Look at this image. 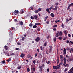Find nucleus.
<instances>
[{
  "label": "nucleus",
  "mask_w": 73,
  "mask_h": 73,
  "mask_svg": "<svg viewBox=\"0 0 73 73\" xmlns=\"http://www.w3.org/2000/svg\"><path fill=\"white\" fill-rule=\"evenodd\" d=\"M64 50L63 51V52H64V54H66V49H65V48H64Z\"/></svg>",
  "instance_id": "nucleus-7"
},
{
  "label": "nucleus",
  "mask_w": 73,
  "mask_h": 73,
  "mask_svg": "<svg viewBox=\"0 0 73 73\" xmlns=\"http://www.w3.org/2000/svg\"><path fill=\"white\" fill-rule=\"evenodd\" d=\"M53 27H54V28H56L57 27V25H55L54 26H53Z\"/></svg>",
  "instance_id": "nucleus-35"
},
{
  "label": "nucleus",
  "mask_w": 73,
  "mask_h": 73,
  "mask_svg": "<svg viewBox=\"0 0 73 73\" xmlns=\"http://www.w3.org/2000/svg\"><path fill=\"white\" fill-rule=\"evenodd\" d=\"M25 54H24L23 53H21V57H22V58H23L24 56H25Z\"/></svg>",
  "instance_id": "nucleus-6"
},
{
  "label": "nucleus",
  "mask_w": 73,
  "mask_h": 73,
  "mask_svg": "<svg viewBox=\"0 0 73 73\" xmlns=\"http://www.w3.org/2000/svg\"><path fill=\"white\" fill-rule=\"evenodd\" d=\"M11 29L12 30H14V31H15V28L14 27H12L11 28Z\"/></svg>",
  "instance_id": "nucleus-48"
},
{
  "label": "nucleus",
  "mask_w": 73,
  "mask_h": 73,
  "mask_svg": "<svg viewBox=\"0 0 73 73\" xmlns=\"http://www.w3.org/2000/svg\"><path fill=\"white\" fill-rule=\"evenodd\" d=\"M17 45H21V43H20L19 42H18L17 43Z\"/></svg>",
  "instance_id": "nucleus-55"
},
{
  "label": "nucleus",
  "mask_w": 73,
  "mask_h": 73,
  "mask_svg": "<svg viewBox=\"0 0 73 73\" xmlns=\"http://www.w3.org/2000/svg\"><path fill=\"white\" fill-rule=\"evenodd\" d=\"M61 27L62 28H64V24L63 23L62 24Z\"/></svg>",
  "instance_id": "nucleus-40"
},
{
  "label": "nucleus",
  "mask_w": 73,
  "mask_h": 73,
  "mask_svg": "<svg viewBox=\"0 0 73 73\" xmlns=\"http://www.w3.org/2000/svg\"><path fill=\"white\" fill-rule=\"evenodd\" d=\"M5 55L6 56H9V53H8L6 52V53Z\"/></svg>",
  "instance_id": "nucleus-25"
},
{
  "label": "nucleus",
  "mask_w": 73,
  "mask_h": 73,
  "mask_svg": "<svg viewBox=\"0 0 73 73\" xmlns=\"http://www.w3.org/2000/svg\"><path fill=\"white\" fill-rule=\"evenodd\" d=\"M34 12L36 14L38 13L39 12V11H38L37 10H36Z\"/></svg>",
  "instance_id": "nucleus-11"
},
{
  "label": "nucleus",
  "mask_w": 73,
  "mask_h": 73,
  "mask_svg": "<svg viewBox=\"0 0 73 73\" xmlns=\"http://www.w3.org/2000/svg\"><path fill=\"white\" fill-rule=\"evenodd\" d=\"M71 43V44H73V42H72V41H70L69 42V44H70Z\"/></svg>",
  "instance_id": "nucleus-42"
},
{
  "label": "nucleus",
  "mask_w": 73,
  "mask_h": 73,
  "mask_svg": "<svg viewBox=\"0 0 73 73\" xmlns=\"http://www.w3.org/2000/svg\"><path fill=\"white\" fill-rule=\"evenodd\" d=\"M57 64L58 65V63H59V62H60V59H59V58H58L57 59Z\"/></svg>",
  "instance_id": "nucleus-8"
},
{
  "label": "nucleus",
  "mask_w": 73,
  "mask_h": 73,
  "mask_svg": "<svg viewBox=\"0 0 73 73\" xmlns=\"http://www.w3.org/2000/svg\"><path fill=\"white\" fill-rule=\"evenodd\" d=\"M46 23H47V24H49V21H47L46 22Z\"/></svg>",
  "instance_id": "nucleus-44"
},
{
  "label": "nucleus",
  "mask_w": 73,
  "mask_h": 73,
  "mask_svg": "<svg viewBox=\"0 0 73 73\" xmlns=\"http://www.w3.org/2000/svg\"><path fill=\"white\" fill-rule=\"evenodd\" d=\"M36 60H37L36 61L37 63H38V64H39V62H39V60H38V59H36Z\"/></svg>",
  "instance_id": "nucleus-37"
},
{
  "label": "nucleus",
  "mask_w": 73,
  "mask_h": 73,
  "mask_svg": "<svg viewBox=\"0 0 73 73\" xmlns=\"http://www.w3.org/2000/svg\"><path fill=\"white\" fill-rule=\"evenodd\" d=\"M62 64H63V62L62 61L59 64L60 66H61V65H62Z\"/></svg>",
  "instance_id": "nucleus-20"
},
{
  "label": "nucleus",
  "mask_w": 73,
  "mask_h": 73,
  "mask_svg": "<svg viewBox=\"0 0 73 73\" xmlns=\"http://www.w3.org/2000/svg\"><path fill=\"white\" fill-rule=\"evenodd\" d=\"M58 36H59V35H58V33H56V35H55L56 37H57Z\"/></svg>",
  "instance_id": "nucleus-18"
},
{
  "label": "nucleus",
  "mask_w": 73,
  "mask_h": 73,
  "mask_svg": "<svg viewBox=\"0 0 73 73\" xmlns=\"http://www.w3.org/2000/svg\"><path fill=\"white\" fill-rule=\"evenodd\" d=\"M41 8H39L38 9V11H41Z\"/></svg>",
  "instance_id": "nucleus-60"
},
{
  "label": "nucleus",
  "mask_w": 73,
  "mask_h": 73,
  "mask_svg": "<svg viewBox=\"0 0 73 73\" xmlns=\"http://www.w3.org/2000/svg\"><path fill=\"white\" fill-rule=\"evenodd\" d=\"M65 65H66V61H64L63 65L64 66H65Z\"/></svg>",
  "instance_id": "nucleus-33"
},
{
  "label": "nucleus",
  "mask_w": 73,
  "mask_h": 73,
  "mask_svg": "<svg viewBox=\"0 0 73 73\" xmlns=\"http://www.w3.org/2000/svg\"><path fill=\"white\" fill-rule=\"evenodd\" d=\"M70 8V7L69 5L67 9V11H68V10H69Z\"/></svg>",
  "instance_id": "nucleus-19"
},
{
  "label": "nucleus",
  "mask_w": 73,
  "mask_h": 73,
  "mask_svg": "<svg viewBox=\"0 0 73 73\" xmlns=\"http://www.w3.org/2000/svg\"><path fill=\"white\" fill-rule=\"evenodd\" d=\"M29 71H30V69H29V68H27V72H29Z\"/></svg>",
  "instance_id": "nucleus-54"
},
{
  "label": "nucleus",
  "mask_w": 73,
  "mask_h": 73,
  "mask_svg": "<svg viewBox=\"0 0 73 73\" xmlns=\"http://www.w3.org/2000/svg\"><path fill=\"white\" fill-rule=\"evenodd\" d=\"M50 16H51V17H54V14L53 13H52L50 14Z\"/></svg>",
  "instance_id": "nucleus-13"
},
{
  "label": "nucleus",
  "mask_w": 73,
  "mask_h": 73,
  "mask_svg": "<svg viewBox=\"0 0 73 73\" xmlns=\"http://www.w3.org/2000/svg\"><path fill=\"white\" fill-rule=\"evenodd\" d=\"M1 62L2 64H5V60L2 61Z\"/></svg>",
  "instance_id": "nucleus-30"
},
{
  "label": "nucleus",
  "mask_w": 73,
  "mask_h": 73,
  "mask_svg": "<svg viewBox=\"0 0 73 73\" xmlns=\"http://www.w3.org/2000/svg\"><path fill=\"white\" fill-rule=\"evenodd\" d=\"M14 12L17 14L19 13V11L16 10L14 11Z\"/></svg>",
  "instance_id": "nucleus-12"
},
{
  "label": "nucleus",
  "mask_w": 73,
  "mask_h": 73,
  "mask_svg": "<svg viewBox=\"0 0 73 73\" xmlns=\"http://www.w3.org/2000/svg\"><path fill=\"white\" fill-rule=\"evenodd\" d=\"M46 11H47V12H48L49 11V9H46Z\"/></svg>",
  "instance_id": "nucleus-58"
},
{
  "label": "nucleus",
  "mask_w": 73,
  "mask_h": 73,
  "mask_svg": "<svg viewBox=\"0 0 73 73\" xmlns=\"http://www.w3.org/2000/svg\"><path fill=\"white\" fill-rule=\"evenodd\" d=\"M53 31H56V28H55L53 29Z\"/></svg>",
  "instance_id": "nucleus-64"
},
{
  "label": "nucleus",
  "mask_w": 73,
  "mask_h": 73,
  "mask_svg": "<svg viewBox=\"0 0 73 73\" xmlns=\"http://www.w3.org/2000/svg\"><path fill=\"white\" fill-rule=\"evenodd\" d=\"M34 17L35 19V20H36V19H37L38 18L37 16V15H35L34 16Z\"/></svg>",
  "instance_id": "nucleus-14"
},
{
  "label": "nucleus",
  "mask_w": 73,
  "mask_h": 73,
  "mask_svg": "<svg viewBox=\"0 0 73 73\" xmlns=\"http://www.w3.org/2000/svg\"><path fill=\"white\" fill-rule=\"evenodd\" d=\"M21 66H18L17 67V69L20 70L21 69Z\"/></svg>",
  "instance_id": "nucleus-23"
},
{
  "label": "nucleus",
  "mask_w": 73,
  "mask_h": 73,
  "mask_svg": "<svg viewBox=\"0 0 73 73\" xmlns=\"http://www.w3.org/2000/svg\"><path fill=\"white\" fill-rule=\"evenodd\" d=\"M69 19H66V23H68L69 22Z\"/></svg>",
  "instance_id": "nucleus-61"
},
{
  "label": "nucleus",
  "mask_w": 73,
  "mask_h": 73,
  "mask_svg": "<svg viewBox=\"0 0 73 73\" xmlns=\"http://www.w3.org/2000/svg\"><path fill=\"white\" fill-rule=\"evenodd\" d=\"M58 39L59 40H62V37H59L58 38Z\"/></svg>",
  "instance_id": "nucleus-24"
},
{
  "label": "nucleus",
  "mask_w": 73,
  "mask_h": 73,
  "mask_svg": "<svg viewBox=\"0 0 73 73\" xmlns=\"http://www.w3.org/2000/svg\"><path fill=\"white\" fill-rule=\"evenodd\" d=\"M70 50H71V51L72 52V53L73 52V49L72 48H71Z\"/></svg>",
  "instance_id": "nucleus-56"
},
{
  "label": "nucleus",
  "mask_w": 73,
  "mask_h": 73,
  "mask_svg": "<svg viewBox=\"0 0 73 73\" xmlns=\"http://www.w3.org/2000/svg\"><path fill=\"white\" fill-rule=\"evenodd\" d=\"M44 66H45V65H44V64H42L41 66L39 65V68H43V67H44Z\"/></svg>",
  "instance_id": "nucleus-4"
},
{
  "label": "nucleus",
  "mask_w": 73,
  "mask_h": 73,
  "mask_svg": "<svg viewBox=\"0 0 73 73\" xmlns=\"http://www.w3.org/2000/svg\"><path fill=\"white\" fill-rule=\"evenodd\" d=\"M56 38H54V42H55V41H56Z\"/></svg>",
  "instance_id": "nucleus-43"
},
{
  "label": "nucleus",
  "mask_w": 73,
  "mask_h": 73,
  "mask_svg": "<svg viewBox=\"0 0 73 73\" xmlns=\"http://www.w3.org/2000/svg\"><path fill=\"white\" fill-rule=\"evenodd\" d=\"M29 26H30V27H32V26H33V24H32V23H31L29 24Z\"/></svg>",
  "instance_id": "nucleus-31"
},
{
  "label": "nucleus",
  "mask_w": 73,
  "mask_h": 73,
  "mask_svg": "<svg viewBox=\"0 0 73 73\" xmlns=\"http://www.w3.org/2000/svg\"><path fill=\"white\" fill-rule=\"evenodd\" d=\"M37 31H38V32H40V28L38 29Z\"/></svg>",
  "instance_id": "nucleus-59"
},
{
  "label": "nucleus",
  "mask_w": 73,
  "mask_h": 73,
  "mask_svg": "<svg viewBox=\"0 0 73 73\" xmlns=\"http://www.w3.org/2000/svg\"><path fill=\"white\" fill-rule=\"evenodd\" d=\"M25 39V37H22V41H24V40Z\"/></svg>",
  "instance_id": "nucleus-39"
},
{
  "label": "nucleus",
  "mask_w": 73,
  "mask_h": 73,
  "mask_svg": "<svg viewBox=\"0 0 73 73\" xmlns=\"http://www.w3.org/2000/svg\"><path fill=\"white\" fill-rule=\"evenodd\" d=\"M46 63L47 64H50V61H46Z\"/></svg>",
  "instance_id": "nucleus-36"
},
{
  "label": "nucleus",
  "mask_w": 73,
  "mask_h": 73,
  "mask_svg": "<svg viewBox=\"0 0 73 73\" xmlns=\"http://www.w3.org/2000/svg\"><path fill=\"white\" fill-rule=\"evenodd\" d=\"M11 61V58H9V59L7 60V61L8 62H9V61Z\"/></svg>",
  "instance_id": "nucleus-21"
},
{
  "label": "nucleus",
  "mask_w": 73,
  "mask_h": 73,
  "mask_svg": "<svg viewBox=\"0 0 73 73\" xmlns=\"http://www.w3.org/2000/svg\"><path fill=\"white\" fill-rule=\"evenodd\" d=\"M5 50H8V46H5Z\"/></svg>",
  "instance_id": "nucleus-17"
},
{
  "label": "nucleus",
  "mask_w": 73,
  "mask_h": 73,
  "mask_svg": "<svg viewBox=\"0 0 73 73\" xmlns=\"http://www.w3.org/2000/svg\"><path fill=\"white\" fill-rule=\"evenodd\" d=\"M15 54H16V53L14 52V53H13L11 54V56H13V55H15Z\"/></svg>",
  "instance_id": "nucleus-27"
},
{
  "label": "nucleus",
  "mask_w": 73,
  "mask_h": 73,
  "mask_svg": "<svg viewBox=\"0 0 73 73\" xmlns=\"http://www.w3.org/2000/svg\"><path fill=\"white\" fill-rule=\"evenodd\" d=\"M64 34L65 35V36H66V35H67V33H66V31H64Z\"/></svg>",
  "instance_id": "nucleus-22"
},
{
  "label": "nucleus",
  "mask_w": 73,
  "mask_h": 73,
  "mask_svg": "<svg viewBox=\"0 0 73 73\" xmlns=\"http://www.w3.org/2000/svg\"><path fill=\"white\" fill-rule=\"evenodd\" d=\"M66 58V60L67 62H69V61H70V62H71V61H73V57H72L71 58H70V56H68V57ZM68 59L69 61V60H68Z\"/></svg>",
  "instance_id": "nucleus-1"
},
{
  "label": "nucleus",
  "mask_w": 73,
  "mask_h": 73,
  "mask_svg": "<svg viewBox=\"0 0 73 73\" xmlns=\"http://www.w3.org/2000/svg\"><path fill=\"white\" fill-rule=\"evenodd\" d=\"M52 9H53L54 10V11L55 10H57V9L55 8H52Z\"/></svg>",
  "instance_id": "nucleus-51"
},
{
  "label": "nucleus",
  "mask_w": 73,
  "mask_h": 73,
  "mask_svg": "<svg viewBox=\"0 0 73 73\" xmlns=\"http://www.w3.org/2000/svg\"><path fill=\"white\" fill-rule=\"evenodd\" d=\"M52 49H50L49 50V53H50L51 52H52Z\"/></svg>",
  "instance_id": "nucleus-28"
},
{
  "label": "nucleus",
  "mask_w": 73,
  "mask_h": 73,
  "mask_svg": "<svg viewBox=\"0 0 73 73\" xmlns=\"http://www.w3.org/2000/svg\"><path fill=\"white\" fill-rule=\"evenodd\" d=\"M31 18L32 19V20H34L35 19V18H34L33 16H31Z\"/></svg>",
  "instance_id": "nucleus-29"
},
{
  "label": "nucleus",
  "mask_w": 73,
  "mask_h": 73,
  "mask_svg": "<svg viewBox=\"0 0 73 73\" xmlns=\"http://www.w3.org/2000/svg\"><path fill=\"white\" fill-rule=\"evenodd\" d=\"M56 68H57V69H59V68L60 67V66L59 64L57 66H56Z\"/></svg>",
  "instance_id": "nucleus-16"
},
{
  "label": "nucleus",
  "mask_w": 73,
  "mask_h": 73,
  "mask_svg": "<svg viewBox=\"0 0 73 73\" xmlns=\"http://www.w3.org/2000/svg\"><path fill=\"white\" fill-rule=\"evenodd\" d=\"M47 43V42H45L44 44V46H46V44Z\"/></svg>",
  "instance_id": "nucleus-41"
},
{
  "label": "nucleus",
  "mask_w": 73,
  "mask_h": 73,
  "mask_svg": "<svg viewBox=\"0 0 73 73\" xmlns=\"http://www.w3.org/2000/svg\"><path fill=\"white\" fill-rule=\"evenodd\" d=\"M66 49L67 50H70V48H69V47H67V48H66Z\"/></svg>",
  "instance_id": "nucleus-53"
},
{
  "label": "nucleus",
  "mask_w": 73,
  "mask_h": 73,
  "mask_svg": "<svg viewBox=\"0 0 73 73\" xmlns=\"http://www.w3.org/2000/svg\"><path fill=\"white\" fill-rule=\"evenodd\" d=\"M69 5L70 7L71 6H72V5H73V3H72L70 4Z\"/></svg>",
  "instance_id": "nucleus-46"
},
{
  "label": "nucleus",
  "mask_w": 73,
  "mask_h": 73,
  "mask_svg": "<svg viewBox=\"0 0 73 73\" xmlns=\"http://www.w3.org/2000/svg\"><path fill=\"white\" fill-rule=\"evenodd\" d=\"M64 61H66V57L64 56Z\"/></svg>",
  "instance_id": "nucleus-63"
},
{
  "label": "nucleus",
  "mask_w": 73,
  "mask_h": 73,
  "mask_svg": "<svg viewBox=\"0 0 73 73\" xmlns=\"http://www.w3.org/2000/svg\"><path fill=\"white\" fill-rule=\"evenodd\" d=\"M37 27V26L36 25H35L33 26V28H36V27Z\"/></svg>",
  "instance_id": "nucleus-26"
},
{
  "label": "nucleus",
  "mask_w": 73,
  "mask_h": 73,
  "mask_svg": "<svg viewBox=\"0 0 73 73\" xmlns=\"http://www.w3.org/2000/svg\"><path fill=\"white\" fill-rule=\"evenodd\" d=\"M35 24L36 25H41V24L39 23H36Z\"/></svg>",
  "instance_id": "nucleus-9"
},
{
  "label": "nucleus",
  "mask_w": 73,
  "mask_h": 73,
  "mask_svg": "<svg viewBox=\"0 0 73 73\" xmlns=\"http://www.w3.org/2000/svg\"><path fill=\"white\" fill-rule=\"evenodd\" d=\"M49 47L50 48V49H52V46H49Z\"/></svg>",
  "instance_id": "nucleus-50"
},
{
  "label": "nucleus",
  "mask_w": 73,
  "mask_h": 73,
  "mask_svg": "<svg viewBox=\"0 0 73 73\" xmlns=\"http://www.w3.org/2000/svg\"><path fill=\"white\" fill-rule=\"evenodd\" d=\"M33 71L35 72L36 71V69H35V68H33Z\"/></svg>",
  "instance_id": "nucleus-38"
},
{
  "label": "nucleus",
  "mask_w": 73,
  "mask_h": 73,
  "mask_svg": "<svg viewBox=\"0 0 73 73\" xmlns=\"http://www.w3.org/2000/svg\"><path fill=\"white\" fill-rule=\"evenodd\" d=\"M40 69V72H42V68H39Z\"/></svg>",
  "instance_id": "nucleus-47"
},
{
  "label": "nucleus",
  "mask_w": 73,
  "mask_h": 73,
  "mask_svg": "<svg viewBox=\"0 0 73 73\" xmlns=\"http://www.w3.org/2000/svg\"><path fill=\"white\" fill-rule=\"evenodd\" d=\"M60 59L61 61H64V57L62 55H60Z\"/></svg>",
  "instance_id": "nucleus-2"
},
{
  "label": "nucleus",
  "mask_w": 73,
  "mask_h": 73,
  "mask_svg": "<svg viewBox=\"0 0 73 73\" xmlns=\"http://www.w3.org/2000/svg\"><path fill=\"white\" fill-rule=\"evenodd\" d=\"M19 23L20 25H23V21H21Z\"/></svg>",
  "instance_id": "nucleus-15"
},
{
  "label": "nucleus",
  "mask_w": 73,
  "mask_h": 73,
  "mask_svg": "<svg viewBox=\"0 0 73 73\" xmlns=\"http://www.w3.org/2000/svg\"><path fill=\"white\" fill-rule=\"evenodd\" d=\"M55 8L56 9H57L58 8V6L57 5H56V6H55Z\"/></svg>",
  "instance_id": "nucleus-32"
},
{
  "label": "nucleus",
  "mask_w": 73,
  "mask_h": 73,
  "mask_svg": "<svg viewBox=\"0 0 73 73\" xmlns=\"http://www.w3.org/2000/svg\"><path fill=\"white\" fill-rule=\"evenodd\" d=\"M53 69H56V70H57V68L56 66H53Z\"/></svg>",
  "instance_id": "nucleus-10"
},
{
  "label": "nucleus",
  "mask_w": 73,
  "mask_h": 73,
  "mask_svg": "<svg viewBox=\"0 0 73 73\" xmlns=\"http://www.w3.org/2000/svg\"><path fill=\"white\" fill-rule=\"evenodd\" d=\"M70 70L71 71H73V67H72L70 69Z\"/></svg>",
  "instance_id": "nucleus-57"
},
{
  "label": "nucleus",
  "mask_w": 73,
  "mask_h": 73,
  "mask_svg": "<svg viewBox=\"0 0 73 73\" xmlns=\"http://www.w3.org/2000/svg\"><path fill=\"white\" fill-rule=\"evenodd\" d=\"M58 2H57V3H55V5H58Z\"/></svg>",
  "instance_id": "nucleus-62"
},
{
  "label": "nucleus",
  "mask_w": 73,
  "mask_h": 73,
  "mask_svg": "<svg viewBox=\"0 0 73 73\" xmlns=\"http://www.w3.org/2000/svg\"><path fill=\"white\" fill-rule=\"evenodd\" d=\"M14 21H15V22H17V20L16 19H15L14 20Z\"/></svg>",
  "instance_id": "nucleus-45"
},
{
  "label": "nucleus",
  "mask_w": 73,
  "mask_h": 73,
  "mask_svg": "<svg viewBox=\"0 0 73 73\" xmlns=\"http://www.w3.org/2000/svg\"><path fill=\"white\" fill-rule=\"evenodd\" d=\"M31 56L30 54H29L28 55V58H31Z\"/></svg>",
  "instance_id": "nucleus-34"
},
{
  "label": "nucleus",
  "mask_w": 73,
  "mask_h": 73,
  "mask_svg": "<svg viewBox=\"0 0 73 73\" xmlns=\"http://www.w3.org/2000/svg\"><path fill=\"white\" fill-rule=\"evenodd\" d=\"M67 66H69V64H66L65 65V67H66Z\"/></svg>",
  "instance_id": "nucleus-49"
},
{
  "label": "nucleus",
  "mask_w": 73,
  "mask_h": 73,
  "mask_svg": "<svg viewBox=\"0 0 73 73\" xmlns=\"http://www.w3.org/2000/svg\"><path fill=\"white\" fill-rule=\"evenodd\" d=\"M33 64H36V60H33Z\"/></svg>",
  "instance_id": "nucleus-52"
},
{
  "label": "nucleus",
  "mask_w": 73,
  "mask_h": 73,
  "mask_svg": "<svg viewBox=\"0 0 73 73\" xmlns=\"http://www.w3.org/2000/svg\"><path fill=\"white\" fill-rule=\"evenodd\" d=\"M57 32H58V33L59 35H60V36H61L62 35V31H60V32L59 31H57Z\"/></svg>",
  "instance_id": "nucleus-5"
},
{
  "label": "nucleus",
  "mask_w": 73,
  "mask_h": 73,
  "mask_svg": "<svg viewBox=\"0 0 73 73\" xmlns=\"http://www.w3.org/2000/svg\"><path fill=\"white\" fill-rule=\"evenodd\" d=\"M40 37H37L35 39V41H36V42H38L40 41Z\"/></svg>",
  "instance_id": "nucleus-3"
}]
</instances>
